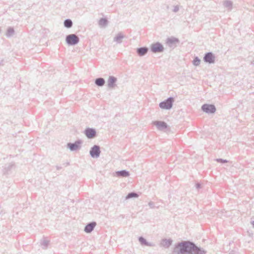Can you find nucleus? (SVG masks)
Returning <instances> with one entry per match:
<instances>
[{"label":"nucleus","instance_id":"20e7f679","mask_svg":"<svg viewBox=\"0 0 254 254\" xmlns=\"http://www.w3.org/2000/svg\"><path fill=\"white\" fill-rule=\"evenodd\" d=\"M150 50L153 53H162L164 51L163 46L159 42H156L151 44Z\"/></svg>","mask_w":254,"mask_h":254},{"label":"nucleus","instance_id":"72a5a7b5","mask_svg":"<svg viewBox=\"0 0 254 254\" xmlns=\"http://www.w3.org/2000/svg\"><path fill=\"white\" fill-rule=\"evenodd\" d=\"M64 165H65L66 166L69 165V162H66L65 164H64Z\"/></svg>","mask_w":254,"mask_h":254},{"label":"nucleus","instance_id":"a878e982","mask_svg":"<svg viewBox=\"0 0 254 254\" xmlns=\"http://www.w3.org/2000/svg\"><path fill=\"white\" fill-rule=\"evenodd\" d=\"M200 60L197 57H195L192 61V64L195 66L199 65L200 64Z\"/></svg>","mask_w":254,"mask_h":254},{"label":"nucleus","instance_id":"e433bc0d","mask_svg":"<svg viewBox=\"0 0 254 254\" xmlns=\"http://www.w3.org/2000/svg\"><path fill=\"white\" fill-rule=\"evenodd\" d=\"M251 64H254V60L252 62H251Z\"/></svg>","mask_w":254,"mask_h":254},{"label":"nucleus","instance_id":"4468645a","mask_svg":"<svg viewBox=\"0 0 254 254\" xmlns=\"http://www.w3.org/2000/svg\"><path fill=\"white\" fill-rule=\"evenodd\" d=\"M148 48L146 47H142L136 49V53L138 56L143 57L148 52Z\"/></svg>","mask_w":254,"mask_h":254},{"label":"nucleus","instance_id":"6ab92c4d","mask_svg":"<svg viewBox=\"0 0 254 254\" xmlns=\"http://www.w3.org/2000/svg\"><path fill=\"white\" fill-rule=\"evenodd\" d=\"M105 83V80L102 77L97 78L95 80V84L98 86L102 87L104 85Z\"/></svg>","mask_w":254,"mask_h":254},{"label":"nucleus","instance_id":"dca6fc26","mask_svg":"<svg viewBox=\"0 0 254 254\" xmlns=\"http://www.w3.org/2000/svg\"><path fill=\"white\" fill-rule=\"evenodd\" d=\"M125 38L124 34L120 32L114 38V41L116 42L117 44H121L122 42V40Z\"/></svg>","mask_w":254,"mask_h":254},{"label":"nucleus","instance_id":"5701e85b","mask_svg":"<svg viewBox=\"0 0 254 254\" xmlns=\"http://www.w3.org/2000/svg\"><path fill=\"white\" fill-rule=\"evenodd\" d=\"M64 26L67 28H70L72 26L73 23L71 19H66L64 22Z\"/></svg>","mask_w":254,"mask_h":254},{"label":"nucleus","instance_id":"4be33fe9","mask_svg":"<svg viewBox=\"0 0 254 254\" xmlns=\"http://www.w3.org/2000/svg\"><path fill=\"white\" fill-rule=\"evenodd\" d=\"M223 5L225 7L228 8L229 10H231L233 7V2L231 0H225L224 3Z\"/></svg>","mask_w":254,"mask_h":254},{"label":"nucleus","instance_id":"aec40b11","mask_svg":"<svg viewBox=\"0 0 254 254\" xmlns=\"http://www.w3.org/2000/svg\"><path fill=\"white\" fill-rule=\"evenodd\" d=\"M13 168H14V163L13 162L9 163V164L6 165L4 167L5 172L8 173V172L10 171Z\"/></svg>","mask_w":254,"mask_h":254},{"label":"nucleus","instance_id":"a211bd4d","mask_svg":"<svg viewBox=\"0 0 254 254\" xmlns=\"http://www.w3.org/2000/svg\"><path fill=\"white\" fill-rule=\"evenodd\" d=\"M172 240L170 239H164L162 240L161 245L162 246L168 248L172 245Z\"/></svg>","mask_w":254,"mask_h":254},{"label":"nucleus","instance_id":"423d86ee","mask_svg":"<svg viewBox=\"0 0 254 254\" xmlns=\"http://www.w3.org/2000/svg\"><path fill=\"white\" fill-rule=\"evenodd\" d=\"M90 155L92 158H97L100 156L101 150L99 145H94L90 150Z\"/></svg>","mask_w":254,"mask_h":254},{"label":"nucleus","instance_id":"6e6552de","mask_svg":"<svg viewBox=\"0 0 254 254\" xmlns=\"http://www.w3.org/2000/svg\"><path fill=\"white\" fill-rule=\"evenodd\" d=\"M203 61L205 63L209 64H214L215 61V56L212 52L206 53L203 57Z\"/></svg>","mask_w":254,"mask_h":254},{"label":"nucleus","instance_id":"cd10ccee","mask_svg":"<svg viewBox=\"0 0 254 254\" xmlns=\"http://www.w3.org/2000/svg\"><path fill=\"white\" fill-rule=\"evenodd\" d=\"M215 161L217 162L221 163H227L228 162V160H225V159H223L221 158L216 159Z\"/></svg>","mask_w":254,"mask_h":254},{"label":"nucleus","instance_id":"ddd939ff","mask_svg":"<svg viewBox=\"0 0 254 254\" xmlns=\"http://www.w3.org/2000/svg\"><path fill=\"white\" fill-rule=\"evenodd\" d=\"M96 226V222H91L88 223L84 227V231L87 233H91Z\"/></svg>","mask_w":254,"mask_h":254},{"label":"nucleus","instance_id":"bb28decb","mask_svg":"<svg viewBox=\"0 0 254 254\" xmlns=\"http://www.w3.org/2000/svg\"><path fill=\"white\" fill-rule=\"evenodd\" d=\"M49 241L48 240H44L42 242H41V245L44 247V249H46L49 245Z\"/></svg>","mask_w":254,"mask_h":254},{"label":"nucleus","instance_id":"f3484780","mask_svg":"<svg viewBox=\"0 0 254 254\" xmlns=\"http://www.w3.org/2000/svg\"><path fill=\"white\" fill-rule=\"evenodd\" d=\"M138 241L140 244L142 246H149L152 247L153 245L151 244L150 243L148 242L146 240L143 238V237L141 236L138 238Z\"/></svg>","mask_w":254,"mask_h":254},{"label":"nucleus","instance_id":"39448f33","mask_svg":"<svg viewBox=\"0 0 254 254\" xmlns=\"http://www.w3.org/2000/svg\"><path fill=\"white\" fill-rule=\"evenodd\" d=\"M201 110L206 113L213 114L215 112L216 109L214 105L205 104L201 106Z\"/></svg>","mask_w":254,"mask_h":254},{"label":"nucleus","instance_id":"393cba45","mask_svg":"<svg viewBox=\"0 0 254 254\" xmlns=\"http://www.w3.org/2000/svg\"><path fill=\"white\" fill-rule=\"evenodd\" d=\"M138 194L135 192H131L127 194L126 196V199H129L131 198H136L138 197Z\"/></svg>","mask_w":254,"mask_h":254},{"label":"nucleus","instance_id":"473e14b6","mask_svg":"<svg viewBox=\"0 0 254 254\" xmlns=\"http://www.w3.org/2000/svg\"><path fill=\"white\" fill-rule=\"evenodd\" d=\"M0 65H3V60H1L0 61Z\"/></svg>","mask_w":254,"mask_h":254},{"label":"nucleus","instance_id":"0eeeda50","mask_svg":"<svg viewBox=\"0 0 254 254\" xmlns=\"http://www.w3.org/2000/svg\"><path fill=\"white\" fill-rule=\"evenodd\" d=\"M82 143V141L80 140H77L75 141L74 143H68L67 144V147L69 148V149L71 151H76L81 148V144Z\"/></svg>","mask_w":254,"mask_h":254},{"label":"nucleus","instance_id":"c756f323","mask_svg":"<svg viewBox=\"0 0 254 254\" xmlns=\"http://www.w3.org/2000/svg\"><path fill=\"white\" fill-rule=\"evenodd\" d=\"M148 205L149 206V207L151 208H154V202H152V201H150L148 203Z\"/></svg>","mask_w":254,"mask_h":254},{"label":"nucleus","instance_id":"f03ea898","mask_svg":"<svg viewBox=\"0 0 254 254\" xmlns=\"http://www.w3.org/2000/svg\"><path fill=\"white\" fill-rule=\"evenodd\" d=\"M174 102V98L172 97H170L165 100L160 102L159 107L162 109L170 110L172 108Z\"/></svg>","mask_w":254,"mask_h":254},{"label":"nucleus","instance_id":"412c9836","mask_svg":"<svg viewBox=\"0 0 254 254\" xmlns=\"http://www.w3.org/2000/svg\"><path fill=\"white\" fill-rule=\"evenodd\" d=\"M108 21L106 18H101L98 22L101 27H106L108 25Z\"/></svg>","mask_w":254,"mask_h":254},{"label":"nucleus","instance_id":"b1692460","mask_svg":"<svg viewBox=\"0 0 254 254\" xmlns=\"http://www.w3.org/2000/svg\"><path fill=\"white\" fill-rule=\"evenodd\" d=\"M14 33V30L12 27H9L6 31V36L7 37H10L13 36Z\"/></svg>","mask_w":254,"mask_h":254},{"label":"nucleus","instance_id":"7ed1b4c3","mask_svg":"<svg viewBox=\"0 0 254 254\" xmlns=\"http://www.w3.org/2000/svg\"><path fill=\"white\" fill-rule=\"evenodd\" d=\"M65 41L67 45L73 46L77 44L79 42V37L74 34L67 35L65 38Z\"/></svg>","mask_w":254,"mask_h":254},{"label":"nucleus","instance_id":"f704fd0d","mask_svg":"<svg viewBox=\"0 0 254 254\" xmlns=\"http://www.w3.org/2000/svg\"><path fill=\"white\" fill-rule=\"evenodd\" d=\"M251 224H252L253 227L254 228V221H251Z\"/></svg>","mask_w":254,"mask_h":254},{"label":"nucleus","instance_id":"2f4dec72","mask_svg":"<svg viewBox=\"0 0 254 254\" xmlns=\"http://www.w3.org/2000/svg\"><path fill=\"white\" fill-rule=\"evenodd\" d=\"M56 168L57 170H60L62 169V166H59V165H57L56 166Z\"/></svg>","mask_w":254,"mask_h":254},{"label":"nucleus","instance_id":"f8f14e48","mask_svg":"<svg viewBox=\"0 0 254 254\" xmlns=\"http://www.w3.org/2000/svg\"><path fill=\"white\" fill-rule=\"evenodd\" d=\"M117 81V78L113 76H110L108 81H107V85L109 88H114L116 86V83Z\"/></svg>","mask_w":254,"mask_h":254},{"label":"nucleus","instance_id":"c85d7f7f","mask_svg":"<svg viewBox=\"0 0 254 254\" xmlns=\"http://www.w3.org/2000/svg\"><path fill=\"white\" fill-rule=\"evenodd\" d=\"M180 7L179 5L174 6V9L173 10V12H177L179 10Z\"/></svg>","mask_w":254,"mask_h":254},{"label":"nucleus","instance_id":"9d476101","mask_svg":"<svg viewBox=\"0 0 254 254\" xmlns=\"http://www.w3.org/2000/svg\"><path fill=\"white\" fill-rule=\"evenodd\" d=\"M84 133L88 138H93L96 136V131L93 128H86L84 130Z\"/></svg>","mask_w":254,"mask_h":254},{"label":"nucleus","instance_id":"2eb2a0df","mask_svg":"<svg viewBox=\"0 0 254 254\" xmlns=\"http://www.w3.org/2000/svg\"><path fill=\"white\" fill-rule=\"evenodd\" d=\"M129 175V172L126 170L118 171L115 172V175L118 177H127Z\"/></svg>","mask_w":254,"mask_h":254},{"label":"nucleus","instance_id":"9b49d317","mask_svg":"<svg viewBox=\"0 0 254 254\" xmlns=\"http://www.w3.org/2000/svg\"><path fill=\"white\" fill-rule=\"evenodd\" d=\"M153 124L160 130H163L168 127L167 124L163 121H155L153 122Z\"/></svg>","mask_w":254,"mask_h":254},{"label":"nucleus","instance_id":"7c9ffc66","mask_svg":"<svg viewBox=\"0 0 254 254\" xmlns=\"http://www.w3.org/2000/svg\"><path fill=\"white\" fill-rule=\"evenodd\" d=\"M195 187L197 189H199L201 188V184L199 183H196L195 185Z\"/></svg>","mask_w":254,"mask_h":254},{"label":"nucleus","instance_id":"1a4fd4ad","mask_svg":"<svg viewBox=\"0 0 254 254\" xmlns=\"http://www.w3.org/2000/svg\"><path fill=\"white\" fill-rule=\"evenodd\" d=\"M180 43L179 39L175 37H170L167 39L166 44L171 48L174 49Z\"/></svg>","mask_w":254,"mask_h":254},{"label":"nucleus","instance_id":"c9c22d12","mask_svg":"<svg viewBox=\"0 0 254 254\" xmlns=\"http://www.w3.org/2000/svg\"><path fill=\"white\" fill-rule=\"evenodd\" d=\"M230 254H234V252H233V251H231V252L230 253Z\"/></svg>","mask_w":254,"mask_h":254},{"label":"nucleus","instance_id":"f257e3e1","mask_svg":"<svg viewBox=\"0 0 254 254\" xmlns=\"http://www.w3.org/2000/svg\"><path fill=\"white\" fill-rule=\"evenodd\" d=\"M206 252L193 242L182 241L175 245L173 254H206Z\"/></svg>","mask_w":254,"mask_h":254}]
</instances>
